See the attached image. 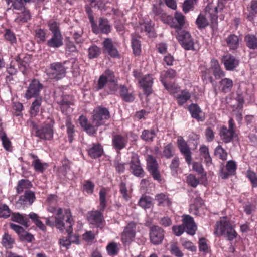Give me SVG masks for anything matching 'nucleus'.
Masks as SVG:
<instances>
[{"mask_svg": "<svg viewBox=\"0 0 257 257\" xmlns=\"http://www.w3.org/2000/svg\"><path fill=\"white\" fill-rule=\"evenodd\" d=\"M110 118V114L108 108L102 106L95 107L92 112V122L89 123L86 116L81 115L79 119V123L89 135H93L97 132V128L104 125L106 121Z\"/></svg>", "mask_w": 257, "mask_h": 257, "instance_id": "nucleus-1", "label": "nucleus"}, {"mask_svg": "<svg viewBox=\"0 0 257 257\" xmlns=\"http://www.w3.org/2000/svg\"><path fill=\"white\" fill-rule=\"evenodd\" d=\"M46 224L50 227L55 226L61 232L65 231L71 235L73 232L74 222L69 209L65 210L63 216L49 217L46 218Z\"/></svg>", "mask_w": 257, "mask_h": 257, "instance_id": "nucleus-2", "label": "nucleus"}, {"mask_svg": "<svg viewBox=\"0 0 257 257\" xmlns=\"http://www.w3.org/2000/svg\"><path fill=\"white\" fill-rule=\"evenodd\" d=\"M85 11L91 25L92 31L94 34H108L111 32V26L110 25L107 19L102 17L99 18L98 26L94 21L93 12L91 7L89 6H86L85 7Z\"/></svg>", "mask_w": 257, "mask_h": 257, "instance_id": "nucleus-3", "label": "nucleus"}, {"mask_svg": "<svg viewBox=\"0 0 257 257\" xmlns=\"http://www.w3.org/2000/svg\"><path fill=\"white\" fill-rule=\"evenodd\" d=\"M49 30L52 33V36L46 42L49 48H58L63 45V37L61 33L59 23L54 20H50L48 23Z\"/></svg>", "mask_w": 257, "mask_h": 257, "instance_id": "nucleus-4", "label": "nucleus"}, {"mask_svg": "<svg viewBox=\"0 0 257 257\" xmlns=\"http://www.w3.org/2000/svg\"><path fill=\"white\" fill-rule=\"evenodd\" d=\"M146 169L152 177L153 179L158 183H161L163 180L161 174L160 166L156 157L152 155H147L146 156Z\"/></svg>", "mask_w": 257, "mask_h": 257, "instance_id": "nucleus-5", "label": "nucleus"}, {"mask_svg": "<svg viewBox=\"0 0 257 257\" xmlns=\"http://www.w3.org/2000/svg\"><path fill=\"white\" fill-rule=\"evenodd\" d=\"M67 61L63 62H54L50 65L49 68L47 70V75L52 79L60 80L64 78L66 74L67 68L65 67Z\"/></svg>", "mask_w": 257, "mask_h": 257, "instance_id": "nucleus-6", "label": "nucleus"}, {"mask_svg": "<svg viewBox=\"0 0 257 257\" xmlns=\"http://www.w3.org/2000/svg\"><path fill=\"white\" fill-rule=\"evenodd\" d=\"M226 0H218L217 6L213 7L211 4H208L206 7L205 12L209 15L211 21V27L216 28L218 25V10L222 11L225 7Z\"/></svg>", "mask_w": 257, "mask_h": 257, "instance_id": "nucleus-7", "label": "nucleus"}, {"mask_svg": "<svg viewBox=\"0 0 257 257\" xmlns=\"http://www.w3.org/2000/svg\"><path fill=\"white\" fill-rule=\"evenodd\" d=\"M54 120L52 119L45 121L42 126L36 130L35 136L41 140H51L53 138Z\"/></svg>", "mask_w": 257, "mask_h": 257, "instance_id": "nucleus-8", "label": "nucleus"}, {"mask_svg": "<svg viewBox=\"0 0 257 257\" xmlns=\"http://www.w3.org/2000/svg\"><path fill=\"white\" fill-rule=\"evenodd\" d=\"M176 32L177 33L176 38L182 48L186 50H195L194 41L189 32L180 29Z\"/></svg>", "mask_w": 257, "mask_h": 257, "instance_id": "nucleus-9", "label": "nucleus"}, {"mask_svg": "<svg viewBox=\"0 0 257 257\" xmlns=\"http://www.w3.org/2000/svg\"><path fill=\"white\" fill-rule=\"evenodd\" d=\"M56 101L62 113L66 115L72 111L71 106L74 105V103L71 95L63 94L60 97H57Z\"/></svg>", "mask_w": 257, "mask_h": 257, "instance_id": "nucleus-10", "label": "nucleus"}, {"mask_svg": "<svg viewBox=\"0 0 257 257\" xmlns=\"http://www.w3.org/2000/svg\"><path fill=\"white\" fill-rule=\"evenodd\" d=\"M237 166L236 162L232 160L227 161L225 166L222 164L218 172V177L223 180H226L230 176L235 175Z\"/></svg>", "mask_w": 257, "mask_h": 257, "instance_id": "nucleus-11", "label": "nucleus"}, {"mask_svg": "<svg viewBox=\"0 0 257 257\" xmlns=\"http://www.w3.org/2000/svg\"><path fill=\"white\" fill-rule=\"evenodd\" d=\"M100 209L90 211L87 214V220L90 223L97 228L102 229L105 222L103 212Z\"/></svg>", "mask_w": 257, "mask_h": 257, "instance_id": "nucleus-12", "label": "nucleus"}, {"mask_svg": "<svg viewBox=\"0 0 257 257\" xmlns=\"http://www.w3.org/2000/svg\"><path fill=\"white\" fill-rule=\"evenodd\" d=\"M131 173L135 176L143 177L145 175V171L141 166L139 157L138 154L133 153L131 156V160L128 163Z\"/></svg>", "mask_w": 257, "mask_h": 257, "instance_id": "nucleus-13", "label": "nucleus"}, {"mask_svg": "<svg viewBox=\"0 0 257 257\" xmlns=\"http://www.w3.org/2000/svg\"><path fill=\"white\" fill-rule=\"evenodd\" d=\"M177 147L183 156L186 162L188 165H190L192 161V153L187 142L181 136H179L177 140Z\"/></svg>", "mask_w": 257, "mask_h": 257, "instance_id": "nucleus-14", "label": "nucleus"}, {"mask_svg": "<svg viewBox=\"0 0 257 257\" xmlns=\"http://www.w3.org/2000/svg\"><path fill=\"white\" fill-rule=\"evenodd\" d=\"M43 87L39 80L33 79L30 83L26 92L25 97L27 99L32 98H38L40 92Z\"/></svg>", "mask_w": 257, "mask_h": 257, "instance_id": "nucleus-15", "label": "nucleus"}, {"mask_svg": "<svg viewBox=\"0 0 257 257\" xmlns=\"http://www.w3.org/2000/svg\"><path fill=\"white\" fill-rule=\"evenodd\" d=\"M136 235V223L131 222L127 224L121 234V240L124 245L130 244Z\"/></svg>", "mask_w": 257, "mask_h": 257, "instance_id": "nucleus-16", "label": "nucleus"}, {"mask_svg": "<svg viewBox=\"0 0 257 257\" xmlns=\"http://www.w3.org/2000/svg\"><path fill=\"white\" fill-rule=\"evenodd\" d=\"M128 143V137L127 134H116L112 135V146L117 153L126 148Z\"/></svg>", "mask_w": 257, "mask_h": 257, "instance_id": "nucleus-17", "label": "nucleus"}, {"mask_svg": "<svg viewBox=\"0 0 257 257\" xmlns=\"http://www.w3.org/2000/svg\"><path fill=\"white\" fill-rule=\"evenodd\" d=\"M149 235L151 242L158 245L162 242L164 238V230L161 227L154 225L150 228Z\"/></svg>", "mask_w": 257, "mask_h": 257, "instance_id": "nucleus-18", "label": "nucleus"}, {"mask_svg": "<svg viewBox=\"0 0 257 257\" xmlns=\"http://www.w3.org/2000/svg\"><path fill=\"white\" fill-rule=\"evenodd\" d=\"M102 45L104 53H107L111 58H120V54L111 38H106L102 42Z\"/></svg>", "mask_w": 257, "mask_h": 257, "instance_id": "nucleus-19", "label": "nucleus"}, {"mask_svg": "<svg viewBox=\"0 0 257 257\" xmlns=\"http://www.w3.org/2000/svg\"><path fill=\"white\" fill-rule=\"evenodd\" d=\"M119 96L124 102L131 103L135 99L134 91L131 87H127L124 85H120L118 87Z\"/></svg>", "mask_w": 257, "mask_h": 257, "instance_id": "nucleus-20", "label": "nucleus"}, {"mask_svg": "<svg viewBox=\"0 0 257 257\" xmlns=\"http://www.w3.org/2000/svg\"><path fill=\"white\" fill-rule=\"evenodd\" d=\"M232 226L230 221L227 220L226 217L221 218L216 223L214 234L217 236L223 235Z\"/></svg>", "mask_w": 257, "mask_h": 257, "instance_id": "nucleus-21", "label": "nucleus"}, {"mask_svg": "<svg viewBox=\"0 0 257 257\" xmlns=\"http://www.w3.org/2000/svg\"><path fill=\"white\" fill-rule=\"evenodd\" d=\"M140 86L143 88L145 94L149 95L152 93V86L154 83V79L152 75L147 74L144 76L139 81Z\"/></svg>", "mask_w": 257, "mask_h": 257, "instance_id": "nucleus-22", "label": "nucleus"}, {"mask_svg": "<svg viewBox=\"0 0 257 257\" xmlns=\"http://www.w3.org/2000/svg\"><path fill=\"white\" fill-rule=\"evenodd\" d=\"M183 225L185 227V230L187 234L194 235L197 230V226L193 218L189 215L183 216Z\"/></svg>", "mask_w": 257, "mask_h": 257, "instance_id": "nucleus-23", "label": "nucleus"}, {"mask_svg": "<svg viewBox=\"0 0 257 257\" xmlns=\"http://www.w3.org/2000/svg\"><path fill=\"white\" fill-rule=\"evenodd\" d=\"M225 68L228 71H232L235 69L239 64V61L234 56L227 54L223 56L222 59Z\"/></svg>", "mask_w": 257, "mask_h": 257, "instance_id": "nucleus-24", "label": "nucleus"}, {"mask_svg": "<svg viewBox=\"0 0 257 257\" xmlns=\"http://www.w3.org/2000/svg\"><path fill=\"white\" fill-rule=\"evenodd\" d=\"M88 155L92 159H97L101 157L103 153L104 150L100 143H93L87 150Z\"/></svg>", "mask_w": 257, "mask_h": 257, "instance_id": "nucleus-25", "label": "nucleus"}, {"mask_svg": "<svg viewBox=\"0 0 257 257\" xmlns=\"http://www.w3.org/2000/svg\"><path fill=\"white\" fill-rule=\"evenodd\" d=\"M105 76L106 80L109 83H112V86H109L111 94H114L117 89L118 81L116 78L114 72L110 69H106L102 74Z\"/></svg>", "mask_w": 257, "mask_h": 257, "instance_id": "nucleus-26", "label": "nucleus"}, {"mask_svg": "<svg viewBox=\"0 0 257 257\" xmlns=\"http://www.w3.org/2000/svg\"><path fill=\"white\" fill-rule=\"evenodd\" d=\"M210 69L216 79H221L225 75V72L221 69L217 59H212L211 60Z\"/></svg>", "mask_w": 257, "mask_h": 257, "instance_id": "nucleus-27", "label": "nucleus"}, {"mask_svg": "<svg viewBox=\"0 0 257 257\" xmlns=\"http://www.w3.org/2000/svg\"><path fill=\"white\" fill-rule=\"evenodd\" d=\"M35 199L34 192L30 190H26L24 194L20 196L18 203L21 205H31Z\"/></svg>", "mask_w": 257, "mask_h": 257, "instance_id": "nucleus-28", "label": "nucleus"}, {"mask_svg": "<svg viewBox=\"0 0 257 257\" xmlns=\"http://www.w3.org/2000/svg\"><path fill=\"white\" fill-rule=\"evenodd\" d=\"M11 219L26 227H28L30 225L29 218L25 214H22L19 212L12 213Z\"/></svg>", "mask_w": 257, "mask_h": 257, "instance_id": "nucleus-29", "label": "nucleus"}, {"mask_svg": "<svg viewBox=\"0 0 257 257\" xmlns=\"http://www.w3.org/2000/svg\"><path fill=\"white\" fill-rule=\"evenodd\" d=\"M188 109L192 118L195 119L198 122L204 120L205 117L200 116V114L202 113V111L198 104L192 103L188 106Z\"/></svg>", "mask_w": 257, "mask_h": 257, "instance_id": "nucleus-30", "label": "nucleus"}, {"mask_svg": "<svg viewBox=\"0 0 257 257\" xmlns=\"http://www.w3.org/2000/svg\"><path fill=\"white\" fill-rule=\"evenodd\" d=\"M235 134V131L228 129L225 126H222L221 127L219 133L221 139L226 144L232 141Z\"/></svg>", "mask_w": 257, "mask_h": 257, "instance_id": "nucleus-31", "label": "nucleus"}, {"mask_svg": "<svg viewBox=\"0 0 257 257\" xmlns=\"http://www.w3.org/2000/svg\"><path fill=\"white\" fill-rule=\"evenodd\" d=\"M155 200L157 202V205L161 207H169L172 204V200L167 193H160L155 196Z\"/></svg>", "mask_w": 257, "mask_h": 257, "instance_id": "nucleus-32", "label": "nucleus"}, {"mask_svg": "<svg viewBox=\"0 0 257 257\" xmlns=\"http://www.w3.org/2000/svg\"><path fill=\"white\" fill-rule=\"evenodd\" d=\"M152 13L155 17H159L164 22L168 23L169 21L172 20V17L167 15L159 6L155 4L153 5Z\"/></svg>", "mask_w": 257, "mask_h": 257, "instance_id": "nucleus-33", "label": "nucleus"}, {"mask_svg": "<svg viewBox=\"0 0 257 257\" xmlns=\"http://www.w3.org/2000/svg\"><path fill=\"white\" fill-rule=\"evenodd\" d=\"M29 156L33 159V161L32 162V165L35 171L40 173L44 172L46 169V167L48 166L47 164L46 163H42L36 155L33 153H30Z\"/></svg>", "mask_w": 257, "mask_h": 257, "instance_id": "nucleus-34", "label": "nucleus"}, {"mask_svg": "<svg viewBox=\"0 0 257 257\" xmlns=\"http://www.w3.org/2000/svg\"><path fill=\"white\" fill-rule=\"evenodd\" d=\"M131 37V46L133 52L136 56H139L141 53L140 36L136 34H132Z\"/></svg>", "mask_w": 257, "mask_h": 257, "instance_id": "nucleus-35", "label": "nucleus"}, {"mask_svg": "<svg viewBox=\"0 0 257 257\" xmlns=\"http://www.w3.org/2000/svg\"><path fill=\"white\" fill-rule=\"evenodd\" d=\"M79 236L77 235H73L72 232L71 235L68 233V237H63L59 239V243L61 246L68 247L72 243L79 244Z\"/></svg>", "mask_w": 257, "mask_h": 257, "instance_id": "nucleus-36", "label": "nucleus"}, {"mask_svg": "<svg viewBox=\"0 0 257 257\" xmlns=\"http://www.w3.org/2000/svg\"><path fill=\"white\" fill-rule=\"evenodd\" d=\"M233 86V81L230 78H221V80L219 82V88L221 92L224 93L231 91Z\"/></svg>", "mask_w": 257, "mask_h": 257, "instance_id": "nucleus-37", "label": "nucleus"}, {"mask_svg": "<svg viewBox=\"0 0 257 257\" xmlns=\"http://www.w3.org/2000/svg\"><path fill=\"white\" fill-rule=\"evenodd\" d=\"M248 13L246 16V19L249 21H253L257 15V0H251L246 8Z\"/></svg>", "mask_w": 257, "mask_h": 257, "instance_id": "nucleus-38", "label": "nucleus"}, {"mask_svg": "<svg viewBox=\"0 0 257 257\" xmlns=\"http://www.w3.org/2000/svg\"><path fill=\"white\" fill-rule=\"evenodd\" d=\"M226 45L230 50L237 49L239 45V38L235 34L229 35L226 39Z\"/></svg>", "mask_w": 257, "mask_h": 257, "instance_id": "nucleus-39", "label": "nucleus"}, {"mask_svg": "<svg viewBox=\"0 0 257 257\" xmlns=\"http://www.w3.org/2000/svg\"><path fill=\"white\" fill-rule=\"evenodd\" d=\"M138 205L144 209H149L153 206V199L149 196L143 195L140 198Z\"/></svg>", "mask_w": 257, "mask_h": 257, "instance_id": "nucleus-40", "label": "nucleus"}, {"mask_svg": "<svg viewBox=\"0 0 257 257\" xmlns=\"http://www.w3.org/2000/svg\"><path fill=\"white\" fill-rule=\"evenodd\" d=\"M107 190L105 188H101L99 192V204L98 206V209H100L101 211H104L107 206Z\"/></svg>", "mask_w": 257, "mask_h": 257, "instance_id": "nucleus-41", "label": "nucleus"}, {"mask_svg": "<svg viewBox=\"0 0 257 257\" xmlns=\"http://www.w3.org/2000/svg\"><path fill=\"white\" fill-rule=\"evenodd\" d=\"M174 18L177 21L178 24L173 23L170 25L171 27L175 28V31L183 29L182 28L185 24V17L181 13L176 12Z\"/></svg>", "mask_w": 257, "mask_h": 257, "instance_id": "nucleus-42", "label": "nucleus"}, {"mask_svg": "<svg viewBox=\"0 0 257 257\" xmlns=\"http://www.w3.org/2000/svg\"><path fill=\"white\" fill-rule=\"evenodd\" d=\"M180 160L178 156H175L171 161L169 167L173 176H177L180 169Z\"/></svg>", "mask_w": 257, "mask_h": 257, "instance_id": "nucleus-43", "label": "nucleus"}, {"mask_svg": "<svg viewBox=\"0 0 257 257\" xmlns=\"http://www.w3.org/2000/svg\"><path fill=\"white\" fill-rule=\"evenodd\" d=\"M32 183L27 179H21L18 182L16 187L17 192L18 194L22 193L24 189L29 190L32 187Z\"/></svg>", "mask_w": 257, "mask_h": 257, "instance_id": "nucleus-44", "label": "nucleus"}, {"mask_svg": "<svg viewBox=\"0 0 257 257\" xmlns=\"http://www.w3.org/2000/svg\"><path fill=\"white\" fill-rule=\"evenodd\" d=\"M191 94L187 89L181 90V93L177 95L176 100L179 105L182 106L191 98Z\"/></svg>", "mask_w": 257, "mask_h": 257, "instance_id": "nucleus-45", "label": "nucleus"}, {"mask_svg": "<svg viewBox=\"0 0 257 257\" xmlns=\"http://www.w3.org/2000/svg\"><path fill=\"white\" fill-rule=\"evenodd\" d=\"M156 136V133L154 128L151 130H144L142 131L140 138L146 142L153 141Z\"/></svg>", "mask_w": 257, "mask_h": 257, "instance_id": "nucleus-46", "label": "nucleus"}, {"mask_svg": "<svg viewBox=\"0 0 257 257\" xmlns=\"http://www.w3.org/2000/svg\"><path fill=\"white\" fill-rule=\"evenodd\" d=\"M177 76L176 70L172 69H168L163 71L160 75V81L161 82H167V79H172Z\"/></svg>", "mask_w": 257, "mask_h": 257, "instance_id": "nucleus-47", "label": "nucleus"}, {"mask_svg": "<svg viewBox=\"0 0 257 257\" xmlns=\"http://www.w3.org/2000/svg\"><path fill=\"white\" fill-rule=\"evenodd\" d=\"M175 150L172 143H169L165 145L163 150V156L166 159H170L175 154Z\"/></svg>", "mask_w": 257, "mask_h": 257, "instance_id": "nucleus-48", "label": "nucleus"}, {"mask_svg": "<svg viewBox=\"0 0 257 257\" xmlns=\"http://www.w3.org/2000/svg\"><path fill=\"white\" fill-rule=\"evenodd\" d=\"M41 103L42 99L40 97L37 98L34 102H32L30 107V115L32 117H35L38 114Z\"/></svg>", "mask_w": 257, "mask_h": 257, "instance_id": "nucleus-49", "label": "nucleus"}, {"mask_svg": "<svg viewBox=\"0 0 257 257\" xmlns=\"http://www.w3.org/2000/svg\"><path fill=\"white\" fill-rule=\"evenodd\" d=\"M200 155L204 158V161L207 165L212 164V158L209 152L208 148L205 145H202L199 149Z\"/></svg>", "mask_w": 257, "mask_h": 257, "instance_id": "nucleus-50", "label": "nucleus"}, {"mask_svg": "<svg viewBox=\"0 0 257 257\" xmlns=\"http://www.w3.org/2000/svg\"><path fill=\"white\" fill-rule=\"evenodd\" d=\"M244 41L248 48L254 50L257 48V38L252 34H248L245 36Z\"/></svg>", "mask_w": 257, "mask_h": 257, "instance_id": "nucleus-51", "label": "nucleus"}, {"mask_svg": "<svg viewBox=\"0 0 257 257\" xmlns=\"http://www.w3.org/2000/svg\"><path fill=\"white\" fill-rule=\"evenodd\" d=\"M196 24L199 29L202 30L209 25V22L205 16L200 13L196 19Z\"/></svg>", "mask_w": 257, "mask_h": 257, "instance_id": "nucleus-52", "label": "nucleus"}, {"mask_svg": "<svg viewBox=\"0 0 257 257\" xmlns=\"http://www.w3.org/2000/svg\"><path fill=\"white\" fill-rule=\"evenodd\" d=\"M29 219L30 218L33 222L41 230L44 231L46 229L45 225L39 219V216L35 213L31 212L29 215Z\"/></svg>", "mask_w": 257, "mask_h": 257, "instance_id": "nucleus-53", "label": "nucleus"}, {"mask_svg": "<svg viewBox=\"0 0 257 257\" xmlns=\"http://www.w3.org/2000/svg\"><path fill=\"white\" fill-rule=\"evenodd\" d=\"M0 138L4 149L7 151H10L12 148L11 142L7 137L6 133L3 130L0 131Z\"/></svg>", "mask_w": 257, "mask_h": 257, "instance_id": "nucleus-54", "label": "nucleus"}, {"mask_svg": "<svg viewBox=\"0 0 257 257\" xmlns=\"http://www.w3.org/2000/svg\"><path fill=\"white\" fill-rule=\"evenodd\" d=\"M66 126L67 128V133L68 140L70 143H72L75 133L74 125L72 124L70 119H67L66 121Z\"/></svg>", "mask_w": 257, "mask_h": 257, "instance_id": "nucleus-55", "label": "nucleus"}, {"mask_svg": "<svg viewBox=\"0 0 257 257\" xmlns=\"http://www.w3.org/2000/svg\"><path fill=\"white\" fill-rule=\"evenodd\" d=\"M106 249L108 254L111 256L117 255L119 250L117 243L114 242L109 243Z\"/></svg>", "mask_w": 257, "mask_h": 257, "instance_id": "nucleus-56", "label": "nucleus"}, {"mask_svg": "<svg viewBox=\"0 0 257 257\" xmlns=\"http://www.w3.org/2000/svg\"><path fill=\"white\" fill-rule=\"evenodd\" d=\"M35 37L39 43H43L46 40V30L38 28L35 30Z\"/></svg>", "mask_w": 257, "mask_h": 257, "instance_id": "nucleus-57", "label": "nucleus"}, {"mask_svg": "<svg viewBox=\"0 0 257 257\" xmlns=\"http://www.w3.org/2000/svg\"><path fill=\"white\" fill-rule=\"evenodd\" d=\"M14 243V239L7 233H5L3 236L2 243L6 248H11Z\"/></svg>", "mask_w": 257, "mask_h": 257, "instance_id": "nucleus-58", "label": "nucleus"}, {"mask_svg": "<svg viewBox=\"0 0 257 257\" xmlns=\"http://www.w3.org/2000/svg\"><path fill=\"white\" fill-rule=\"evenodd\" d=\"M101 53L100 48L96 45H92L88 49V57L92 59L98 57Z\"/></svg>", "mask_w": 257, "mask_h": 257, "instance_id": "nucleus-59", "label": "nucleus"}, {"mask_svg": "<svg viewBox=\"0 0 257 257\" xmlns=\"http://www.w3.org/2000/svg\"><path fill=\"white\" fill-rule=\"evenodd\" d=\"M31 19V15L29 11H23L16 19L15 21L19 24L27 22Z\"/></svg>", "mask_w": 257, "mask_h": 257, "instance_id": "nucleus-60", "label": "nucleus"}, {"mask_svg": "<svg viewBox=\"0 0 257 257\" xmlns=\"http://www.w3.org/2000/svg\"><path fill=\"white\" fill-rule=\"evenodd\" d=\"M119 191L122 195L123 198L125 201H128L131 197L130 193L126 188V184L124 182L122 181L119 185Z\"/></svg>", "mask_w": 257, "mask_h": 257, "instance_id": "nucleus-61", "label": "nucleus"}, {"mask_svg": "<svg viewBox=\"0 0 257 257\" xmlns=\"http://www.w3.org/2000/svg\"><path fill=\"white\" fill-rule=\"evenodd\" d=\"M214 154L222 160H227L228 154L226 151L220 145H218L215 149Z\"/></svg>", "mask_w": 257, "mask_h": 257, "instance_id": "nucleus-62", "label": "nucleus"}, {"mask_svg": "<svg viewBox=\"0 0 257 257\" xmlns=\"http://www.w3.org/2000/svg\"><path fill=\"white\" fill-rule=\"evenodd\" d=\"M11 210L8 205L0 201V217L7 218L10 216Z\"/></svg>", "mask_w": 257, "mask_h": 257, "instance_id": "nucleus-63", "label": "nucleus"}, {"mask_svg": "<svg viewBox=\"0 0 257 257\" xmlns=\"http://www.w3.org/2000/svg\"><path fill=\"white\" fill-rule=\"evenodd\" d=\"M4 37L5 39L11 44H15L17 42L15 34L9 29H6Z\"/></svg>", "mask_w": 257, "mask_h": 257, "instance_id": "nucleus-64", "label": "nucleus"}]
</instances>
